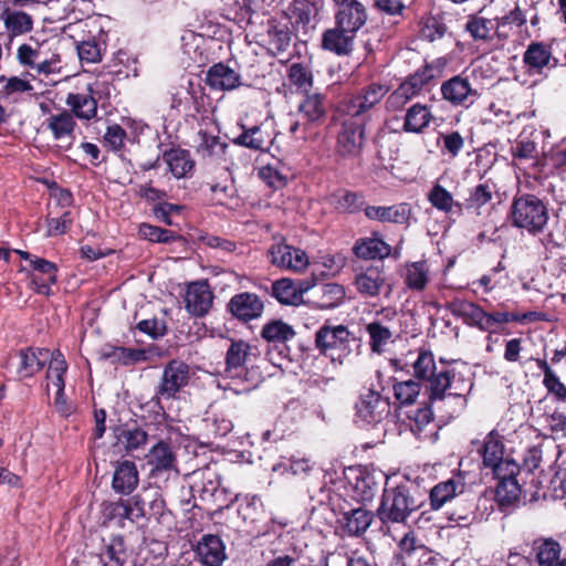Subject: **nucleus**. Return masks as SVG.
<instances>
[{
    "label": "nucleus",
    "mask_w": 566,
    "mask_h": 566,
    "mask_svg": "<svg viewBox=\"0 0 566 566\" xmlns=\"http://www.w3.org/2000/svg\"><path fill=\"white\" fill-rule=\"evenodd\" d=\"M424 503V496L408 484L384 491L377 515L382 523H405Z\"/></svg>",
    "instance_id": "nucleus-1"
},
{
    "label": "nucleus",
    "mask_w": 566,
    "mask_h": 566,
    "mask_svg": "<svg viewBox=\"0 0 566 566\" xmlns=\"http://www.w3.org/2000/svg\"><path fill=\"white\" fill-rule=\"evenodd\" d=\"M510 218L514 227L537 234L544 230L548 221V212L539 198L525 193L513 199Z\"/></svg>",
    "instance_id": "nucleus-2"
},
{
    "label": "nucleus",
    "mask_w": 566,
    "mask_h": 566,
    "mask_svg": "<svg viewBox=\"0 0 566 566\" xmlns=\"http://www.w3.org/2000/svg\"><path fill=\"white\" fill-rule=\"evenodd\" d=\"M356 337L345 325L324 324L315 334V346L321 354L338 360L340 364L352 353V345Z\"/></svg>",
    "instance_id": "nucleus-3"
},
{
    "label": "nucleus",
    "mask_w": 566,
    "mask_h": 566,
    "mask_svg": "<svg viewBox=\"0 0 566 566\" xmlns=\"http://www.w3.org/2000/svg\"><path fill=\"white\" fill-rule=\"evenodd\" d=\"M327 114L325 95L318 92H307L297 106V116L291 115L289 132L301 138H305L312 126L321 125Z\"/></svg>",
    "instance_id": "nucleus-4"
},
{
    "label": "nucleus",
    "mask_w": 566,
    "mask_h": 566,
    "mask_svg": "<svg viewBox=\"0 0 566 566\" xmlns=\"http://www.w3.org/2000/svg\"><path fill=\"white\" fill-rule=\"evenodd\" d=\"M413 375L417 379L428 382L426 391L429 402L443 400L446 387L449 386L448 369L437 370L434 356L431 352L421 350L412 364Z\"/></svg>",
    "instance_id": "nucleus-5"
},
{
    "label": "nucleus",
    "mask_w": 566,
    "mask_h": 566,
    "mask_svg": "<svg viewBox=\"0 0 566 566\" xmlns=\"http://www.w3.org/2000/svg\"><path fill=\"white\" fill-rule=\"evenodd\" d=\"M190 379V367L182 360L171 359L164 368L161 379L153 400L160 405L163 400H172Z\"/></svg>",
    "instance_id": "nucleus-6"
},
{
    "label": "nucleus",
    "mask_w": 566,
    "mask_h": 566,
    "mask_svg": "<svg viewBox=\"0 0 566 566\" xmlns=\"http://www.w3.org/2000/svg\"><path fill=\"white\" fill-rule=\"evenodd\" d=\"M17 61L20 65L35 71L38 74L51 75L61 72V56L52 52L45 54L42 45L33 48L23 43L17 50Z\"/></svg>",
    "instance_id": "nucleus-7"
},
{
    "label": "nucleus",
    "mask_w": 566,
    "mask_h": 566,
    "mask_svg": "<svg viewBox=\"0 0 566 566\" xmlns=\"http://www.w3.org/2000/svg\"><path fill=\"white\" fill-rule=\"evenodd\" d=\"M388 91L389 87L387 85L380 83H371L363 87L355 95L345 99L340 106L342 112H344L349 117L359 119L361 116L371 111L376 105H378L386 96Z\"/></svg>",
    "instance_id": "nucleus-8"
},
{
    "label": "nucleus",
    "mask_w": 566,
    "mask_h": 566,
    "mask_svg": "<svg viewBox=\"0 0 566 566\" xmlns=\"http://www.w3.org/2000/svg\"><path fill=\"white\" fill-rule=\"evenodd\" d=\"M364 124L358 118L349 117L342 124L338 133L337 149L344 157H355L360 154L364 145Z\"/></svg>",
    "instance_id": "nucleus-9"
},
{
    "label": "nucleus",
    "mask_w": 566,
    "mask_h": 566,
    "mask_svg": "<svg viewBox=\"0 0 566 566\" xmlns=\"http://www.w3.org/2000/svg\"><path fill=\"white\" fill-rule=\"evenodd\" d=\"M368 14L366 7L357 0H340L335 12V24L355 34L361 29Z\"/></svg>",
    "instance_id": "nucleus-10"
},
{
    "label": "nucleus",
    "mask_w": 566,
    "mask_h": 566,
    "mask_svg": "<svg viewBox=\"0 0 566 566\" xmlns=\"http://www.w3.org/2000/svg\"><path fill=\"white\" fill-rule=\"evenodd\" d=\"M271 263L286 270L294 272H302L308 266L307 254L286 243H276L269 250Z\"/></svg>",
    "instance_id": "nucleus-11"
},
{
    "label": "nucleus",
    "mask_w": 566,
    "mask_h": 566,
    "mask_svg": "<svg viewBox=\"0 0 566 566\" xmlns=\"http://www.w3.org/2000/svg\"><path fill=\"white\" fill-rule=\"evenodd\" d=\"M45 124L54 140L61 143L59 147L65 150L70 149L75 138L74 130L77 125L73 114L63 109L49 116Z\"/></svg>",
    "instance_id": "nucleus-12"
},
{
    "label": "nucleus",
    "mask_w": 566,
    "mask_h": 566,
    "mask_svg": "<svg viewBox=\"0 0 566 566\" xmlns=\"http://www.w3.org/2000/svg\"><path fill=\"white\" fill-rule=\"evenodd\" d=\"M441 94L453 106H469L479 96L468 78L453 76L441 85Z\"/></svg>",
    "instance_id": "nucleus-13"
},
{
    "label": "nucleus",
    "mask_w": 566,
    "mask_h": 566,
    "mask_svg": "<svg viewBox=\"0 0 566 566\" xmlns=\"http://www.w3.org/2000/svg\"><path fill=\"white\" fill-rule=\"evenodd\" d=\"M263 302L250 292H242L231 297L228 303V311L239 321L249 322L258 318L263 313Z\"/></svg>",
    "instance_id": "nucleus-14"
},
{
    "label": "nucleus",
    "mask_w": 566,
    "mask_h": 566,
    "mask_svg": "<svg viewBox=\"0 0 566 566\" xmlns=\"http://www.w3.org/2000/svg\"><path fill=\"white\" fill-rule=\"evenodd\" d=\"M254 348L245 340L231 339L226 353V371L240 375L255 357Z\"/></svg>",
    "instance_id": "nucleus-15"
},
{
    "label": "nucleus",
    "mask_w": 566,
    "mask_h": 566,
    "mask_svg": "<svg viewBox=\"0 0 566 566\" xmlns=\"http://www.w3.org/2000/svg\"><path fill=\"white\" fill-rule=\"evenodd\" d=\"M358 416L366 422H379L389 413V401L377 391L369 389L361 395L356 406Z\"/></svg>",
    "instance_id": "nucleus-16"
},
{
    "label": "nucleus",
    "mask_w": 566,
    "mask_h": 566,
    "mask_svg": "<svg viewBox=\"0 0 566 566\" xmlns=\"http://www.w3.org/2000/svg\"><path fill=\"white\" fill-rule=\"evenodd\" d=\"M213 295L206 282L189 284L185 302L187 311L197 317L206 315L212 306Z\"/></svg>",
    "instance_id": "nucleus-17"
},
{
    "label": "nucleus",
    "mask_w": 566,
    "mask_h": 566,
    "mask_svg": "<svg viewBox=\"0 0 566 566\" xmlns=\"http://www.w3.org/2000/svg\"><path fill=\"white\" fill-rule=\"evenodd\" d=\"M446 308L453 316L462 318L467 325L484 332L486 312L480 305L463 298H454L446 304Z\"/></svg>",
    "instance_id": "nucleus-18"
},
{
    "label": "nucleus",
    "mask_w": 566,
    "mask_h": 566,
    "mask_svg": "<svg viewBox=\"0 0 566 566\" xmlns=\"http://www.w3.org/2000/svg\"><path fill=\"white\" fill-rule=\"evenodd\" d=\"M196 554L203 566H221L226 559L224 545L217 535L206 534L197 543Z\"/></svg>",
    "instance_id": "nucleus-19"
},
{
    "label": "nucleus",
    "mask_w": 566,
    "mask_h": 566,
    "mask_svg": "<svg viewBox=\"0 0 566 566\" xmlns=\"http://www.w3.org/2000/svg\"><path fill=\"white\" fill-rule=\"evenodd\" d=\"M46 348H25L19 352V366L17 374L19 378H29L38 374L51 357Z\"/></svg>",
    "instance_id": "nucleus-20"
},
{
    "label": "nucleus",
    "mask_w": 566,
    "mask_h": 566,
    "mask_svg": "<svg viewBox=\"0 0 566 566\" xmlns=\"http://www.w3.org/2000/svg\"><path fill=\"white\" fill-rule=\"evenodd\" d=\"M523 62L530 69L541 73L545 67H556L558 60L553 56L551 46L543 42H531L523 54Z\"/></svg>",
    "instance_id": "nucleus-21"
},
{
    "label": "nucleus",
    "mask_w": 566,
    "mask_h": 566,
    "mask_svg": "<svg viewBox=\"0 0 566 566\" xmlns=\"http://www.w3.org/2000/svg\"><path fill=\"white\" fill-rule=\"evenodd\" d=\"M240 75L223 63H216L206 74V83L212 90L231 91L241 85Z\"/></svg>",
    "instance_id": "nucleus-22"
},
{
    "label": "nucleus",
    "mask_w": 566,
    "mask_h": 566,
    "mask_svg": "<svg viewBox=\"0 0 566 566\" xmlns=\"http://www.w3.org/2000/svg\"><path fill=\"white\" fill-rule=\"evenodd\" d=\"M65 105L74 118L91 120L97 116V101L93 96L91 87L86 93H69Z\"/></svg>",
    "instance_id": "nucleus-23"
},
{
    "label": "nucleus",
    "mask_w": 566,
    "mask_h": 566,
    "mask_svg": "<svg viewBox=\"0 0 566 566\" xmlns=\"http://www.w3.org/2000/svg\"><path fill=\"white\" fill-rule=\"evenodd\" d=\"M0 18L10 40L30 33L34 27L32 15L22 10L6 8Z\"/></svg>",
    "instance_id": "nucleus-24"
},
{
    "label": "nucleus",
    "mask_w": 566,
    "mask_h": 566,
    "mask_svg": "<svg viewBox=\"0 0 566 566\" xmlns=\"http://www.w3.org/2000/svg\"><path fill=\"white\" fill-rule=\"evenodd\" d=\"M355 38L354 32H346L345 28L335 24V28L323 33L322 48L337 55H346L352 52Z\"/></svg>",
    "instance_id": "nucleus-25"
},
{
    "label": "nucleus",
    "mask_w": 566,
    "mask_h": 566,
    "mask_svg": "<svg viewBox=\"0 0 566 566\" xmlns=\"http://www.w3.org/2000/svg\"><path fill=\"white\" fill-rule=\"evenodd\" d=\"M365 216L370 220L379 222L406 223L411 216V208L408 203H398L394 206H367Z\"/></svg>",
    "instance_id": "nucleus-26"
},
{
    "label": "nucleus",
    "mask_w": 566,
    "mask_h": 566,
    "mask_svg": "<svg viewBox=\"0 0 566 566\" xmlns=\"http://www.w3.org/2000/svg\"><path fill=\"white\" fill-rule=\"evenodd\" d=\"M151 473L177 470V457L170 443L160 440L147 454Z\"/></svg>",
    "instance_id": "nucleus-27"
},
{
    "label": "nucleus",
    "mask_w": 566,
    "mask_h": 566,
    "mask_svg": "<svg viewBox=\"0 0 566 566\" xmlns=\"http://www.w3.org/2000/svg\"><path fill=\"white\" fill-rule=\"evenodd\" d=\"M139 475L134 462L125 460L115 468L112 486L116 493L130 494L138 485Z\"/></svg>",
    "instance_id": "nucleus-28"
},
{
    "label": "nucleus",
    "mask_w": 566,
    "mask_h": 566,
    "mask_svg": "<svg viewBox=\"0 0 566 566\" xmlns=\"http://www.w3.org/2000/svg\"><path fill=\"white\" fill-rule=\"evenodd\" d=\"M386 283V275L378 266L367 268L355 277V285L359 294L366 297H374L380 293Z\"/></svg>",
    "instance_id": "nucleus-29"
},
{
    "label": "nucleus",
    "mask_w": 566,
    "mask_h": 566,
    "mask_svg": "<svg viewBox=\"0 0 566 566\" xmlns=\"http://www.w3.org/2000/svg\"><path fill=\"white\" fill-rule=\"evenodd\" d=\"M31 264L35 271L39 273L45 275V277H40L36 274H32L31 276V284L33 285L34 291L38 294L42 295H50L51 294V284H55L57 281L56 277V271L57 268L54 263L41 259V258H34L31 260Z\"/></svg>",
    "instance_id": "nucleus-30"
},
{
    "label": "nucleus",
    "mask_w": 566,
    "mask_h": 566,
    "mask_svg": "<svg viewBox=\"0 0 566 566\" xmlns=\"http://www.w3.org/2000/svg\"><path fill=\"white\" fill-rule=\"evenodd\" d=\"M312 297L318 308H334L343 302L345 290L337 283L319 284L313 287Z\"/></svg>",
    "instance_id": "nucleus-31"
},
{
    "label": "nucleus",
    "mask_w": 566,
    "mask_h": 566,
    "mask_svg": "<svg viewBox=\"0 0 566 566\" xmlns=\"http://www.w3.org/2000/svg\"><path fill=\"white\" fill-rule=\"evenodd\" d=\"M148 497L145 492L144 494H136L126 501H118L113 504V513L118 517L137 522L148 514L146 510Z\"/></svg>",
    "instance_id": "nucleus-32"
},
{
    "label": "nucleus",
    "mask_w": 566,
    "mask_h": 566,
    "mask_svg": "<svg viewBox=\"0 0 566 566\" xmlns=\"http://www.w3.org/2000/svg\"><path fill=\"white\" fill-rule=\"evenodd\" d=\"M373 522L371 514L361 507L350 510L343 514L342 531L349 536H360Z\"/></svg>",
    "instance_id": "nucleus-33"
},
{
    "label": "nucleus",
    "mask_w": 566,
    "mask_h": 566,
    "mask_svg": "<svg viewBox=\"0 0 566 566\" xmlns=\"http://www.w3.org/2000/svg\"><path fill=\"white\" fill-rule=\"evenodd\" d=\"M427 199L433 208L447 214L462 213V205L454 200L451 192L443 186L436 184L427 193Z\"/></svg>",
    "instance_id": "nucleus-34"
},
{
    "label": "nucleus",
    "mask_w": 566,
    "mask_h": 566,
    "mask_svg": "<svg viewBox=\"0 0 566 566\" xmlns=\"http://www.w3.org/2000/svg\"><path fill=\"white\" fill-rule=\"evenodd\" d=\"M494 195H496V185L493 180L486 179L471 189L465 199V207L480 214L481 210L492 202Z\"/></svg>",
    "instance_id": "nucleus-35"
},
{
    "label": "nucleus",
    "mask_w": 566,
    "mask_h": 566,
    "mask_svg": "<svg viewBox=\"0 0 566 566\" xmlns=\"http://www.w3.org/2000/svg\"><path fill=\"white\" fill-rule=\"evenodd\" d=\"M268 49L273 54L285 52L291 43V32L286 23L274 19L268 21Z\"/></svg>",
    "instance_id": "nucleus-36"
},
{
    "label": "nucleus",
    "mask_w": 566,
    "mask_h": 566,
    "mask_svg": "<svg viewBox=\"0 0 566 566\" xmlns=\"http://www.w3.org/2000/svg\"><path fill=\"white\" fill-rule=\"evenodd\" d=\"M353 251L356 256L365 260L384 259L390 254L391 248L378 238H365L358 240Z\"/></svg>",
    "instance_id": "nucleus-37"
},
{
    "label": "nucleus",
    "mask_w": 566,
    "mask_h": 566,
    "mask_svg": "<svg viewBox=\"0 0 566 566\" xmlns=\"http://www.w3.org/2000/svg\"><path fill=\"white\" fill-rule=\"evenodd\" d=\"M114 431L117 444L123 446L128 453L144 448L148 440L147 432L138 427L125 426L123 428H115Z\"/></svg>",
    "instance_id": "nucleus-38"
},
{
    "label": "nucleus",
    "mask_w": 566,
    "mask_h": 566,
    "mask_svg": "<svg viewBox=\"0 0 566 566\" xmlns=\"http://www.w3.org/2000/svg\"><path fill=\"white\" fill-rule=\"evenodd\" d=\"M463 492V484L454 479L440 482L430 491V506L432 510L441 509L447 502L452 500L455 495Z\"/></svg>",
    "instance_id": "nucleus-39"
},
{
    "label": "nucleus",
    "mask_w": 566,
    "mask_h": 566,
    "mask_svg": "<svg viewBox=\"0 0 566 566\" xmlns=\"http://www.w3.org/2000/svg\"><path fill=\"white\" fill-rule=\"evenodd\" d=\"M164 159L176 178L188 176L195 167L189 151L184 149H170L164 155Z\"/></svg>",
    "instance_id": "nucleus-40"
},
{
    "label": "nucleus",
    "mask_w": 566,
    "mask_h": 566,
    "mask_svg": "<svg viewBox=\"0 0 566 566\" xmlns=\"http://www.w3.org/2000/svg\"><path fill=\"white\" fill-rule=\"evenodd\" d=\"M405 284L413 291H423L429 282V266L426 261L407 263L403 273Z\"/></svg>",
    "instance_id": "nucleus-41"
},
{
    "label": "nucleus",
    "mask_w": 566,
    "mask_h": 566,
    "mask_svg": "<svg viewBox=\"0 0 566 566\" xmlns=\"http://www.w3.org/2000/svg\"><path fill=\"white\" fill-rule=\"evenodd\" d=\"M504 450L502 436L495 430L489 432L481 450L484 467L489 468L503 460Z\"/></svg>",
    "instance_id": "nucleus-42"
},
{
    "label": "nucleus",
    "mask_w": 566,
    "mask_h": 566,
    "mask_svg": "<svg viewBox=\"0 0 566 566\" xmlns=\"http://www.w3.org/2000/svg\"><path fill=\"white\" fill-rule=\"evenodd\" d=\"M432 114L426 105L415 104L407 109L403 129L410 133H421L429 126Z\"/></svg>",
    "instance_id": "nucleus-43"
},
{
    "label": "nucleus",
    "mask_w": 566,
    "mask_h": 566,
    "mask_svg": "<svg viewBox=\"0 0 566 566\" xmlns=\"http://www.w3.org/2000/svg\"><path fill=\"white\" fill-rule=\"evenodd\" d=\"M50 365L46 371L48 388L54 387L59 391H63L65 387L64 375L67 370V363L60 350H54L50 355Z\"/></svg>",
    "instance_id": "nucleus-44"
},
{
    "label": "nucleus",
    "mask_w": 566,
    "mask_h": 566,
    "mask_svg": "<svg viewBox=\"0 0 566 566\" xmlns=\"http://www.w3.org/2000/svg\"><path fill=\"white\" fill-rule=\"evenodd\" d=\"M539 566H554L560 554V545L553 538H538L533 543Z\"/></svg>",
    "instance_id": "nucleus-45"
},
{
    "label": "nucleus",
    "mask_w": 566,
    "mask_h": 566,
    "mask_svg": "<svg viewBox=\"0 0 566 566\" xmlns=\"http://www.w3.org/2000/svg\"><path fill=\"white\" fill-rule=\"evenodd\" d=\"M307 287H297L291 280L282 279L273 283L272 291L275 298L285 305H295L301 301L302 293Z\"/></svg>",
    "instance_id": "nucleus-46"
},
{
    "label": "nucleus",
    "mask_w": 566,
    "mask_h": 566,
    "mask_svg": "<svg viewBox=\"0 0 566 566\" xmlns=\"http://www.w3.org/2000/svg\"><path fill=\"white\" fill-rule=\"evenodd\" d=\"M237 145L264 151L271 144L270 136L265 134L261 126H253L251 128H244L243 132L234 139Z\"/></svg>",
    "instance_id": "nucleus-47"
},
{
    "label": "nucleus",
    "mask_w": 566,
    "mask_h": 566,
    "mask_svg": "<svg viewBox=\"0 0 566 566\" xmlns=\"http://www.w3.org/2000/svg\"><path fill=\"white\" fill-rule=\"evenodd\" d=\"M287 77L297 90L307 93L313 86V73L308 64L292 63L287 71Z\"/></svg>",
    "instance_id": "nucleus-48"
},
{
    "label": "nucleus",
    "mask_w": 566,
    "mask_h": 566,
    "mask_svg": "<svg viewBox=\"0 0 566 566\" xmlns=\"http://www.w3.org/2000/svg\"><path fill=\"white\" fill-rule=\"evenodd\" d=\"M521 497V486L517 480H504L497 483L495 490V500L501 509L510 507L518 502Z\"/></svg>",
    "instance_id": "nucleus-49"
},
{
    "label": "nucleus",
    "mask_w": 566,
    "mask_h": 566,
    "mask_svg": "<svg viewBox=\"0 0 566 566\" xmlns=\"http://www.w3.org/2000/svg\"><path fill=\"white\" fill-rule=\"evenodd\" d=\"M200 144L198 153L203 158L221 159L226 155L228 144L222 142L219 136L208 135L207 133L200 134Z\"/></svg>",
    "instance_id": "nucleus-50"
},
{
    "label": "nucleus",
    "mask_w": 566,
    "mask_h": 566,
    "mask_svg": "<svg viewBox=\"0 0 566 566\" xmlns=\"http://www.w3.org/2000/svg\"><path fill=\"white\" fill-rule=\"evenodd\" d=\"M261 336L271 343H285L295 336V332L282 321H272L263 326Z\"/></svg>",
    "instance_id": "nucleus-51"
},
{
    "label": "nucleus",
    "mask_w": 566,
    "mask_h": 566,
    "mask_svg": "<svg viewBox=\"0 0 566 566\" xmlns=\"http://www.w3.org/2000/svg\"><path fill=\"white\" fill-rule=\"evenodd\" d=\"M394 395L400 406H411L416 402L421 386L418 381L409 379L406 381H397L392 386Z\"/></svg>",
    "instance_id": "nucleus-52"
},
{
    "label": "nucleus",
    "mask_w": 566,
    "mask_h": 566,
    "mask_svg": "<svg viewBox=\"0 0 566 566\" xmlns=\"http://www.w3.org/2000/svg\"><path fill=\"white\" fill-rule=\"evenodd\" d=\"M366 331L370 338L369 345L371 352L377 354L382 353L385 345L388 344L392 336L391 331L379 322H371L367 324Z\"/></svg>",
    "instance_id": "nucleus-53"
},
{
    "label": "nucleus",
    "mask_w": 566,
    "mask_h": 566,
    "mask_svg": "<svg viewBox=\"0 0 566 566\" xmlns=\"http://www.w3.org/2000/svg\"><path fill=\"white\" fill-rule=\"evenodd\" d=\"M313 12V4L308 0H293L287 10L292 23L305 28L310 24Z\"/></svg>",
    "instance_id": "nucleus-54"
},
{
    "label": "nucleus",
    "mask_w": 566,
    "mask_h": 566,
    "mask_svg": "<svg viewBox=\"0 0 566 566\" xmlns=\"http://www.w3.org/2000/svg\"><path fill=\"white\" fill-rule=\"evenodd\" d=\"M448 31L443 18L439 15H431L422 21L420 29L421 38L433 42L444 36Z\"/></svg>",
    "instance_id": "nucleus-55"
},
{
    "label": "nucleus",
    "mask_w": 566,
    "mask_h": 566,
    "mask_svg": "<svg viewBox=\"0 0 566 566\" xmlns=\"http://www.w3.org/2000/svg\"><path fill=\"white\" fill-rule=\"evenodd\" d=\"M415 90L403 81L386 99L388 111L396 112L401 109L411 98L417 96Z\"/></svg>",
    "instance_id": "nucleus-56"
},
{
    "label": "nucleus",
    "mask_w": 566,
    "mask_h": 566,
    "mask_svg": "<svg viewBox=\"0 0 566 566\" xmlns=\"http://www.w3.org/2000/svg\"><path fill=\"white\" fill-rule=\"evenodd\" d=\"M448 380L450 385L446 387V396L462 398L463 402H465V397L473 386L471 380L450 370H448Z\"/></svg>",
    "instance_id": "nucleus-57"
},
{
    "label": "nucleus",
    "mask_w": 566,
    "mask_h": 566,
    "mask_svg": "<svg viewBox=\"0 0 566 566\" xmlns=\"http://www.w3.org/2000/svg\"><path fill=\"white\" fill-rule=\"evenodd\" d=\"M336 209L343 212H355L359 210L364 200L361 195L352 191H339L334 195Z\"/></svg>",
    "instance_id": "nucleus-58"
},
{
    "label": "nucleus",
    "mask_w": 566,
    "mask_h": 566,
    "mask_svg": "<svg viewBox=\"0 0 566 566\" xmlns=\"http://www.w3.org/2000/svg\"><path fill=\"white\" fill-rule=\"evenodd\" d=\"M493 471L494 476L502 482L504 480H516V475L520 473V465L509 458L500 460L494 465L490 467Z\"/></svg>",
    "instance_id": "nucleus-59"
},
{
    "label": "nucleus",
    "mask_w": 566,
    "mask_h": 566,
    "mask_svg": "<svg viewBox=\"0 0 566 566\" xmlns=\"http://www.w3.org/2000/svg\"><path fill=\"white\" fill-rule=\"evenodd\" d=\"M0 82H6L1 93L7 97L18 93L31 92L33 90V86L29 81L19 76H11L8 78L6 76H0Z\"/></svg>",
    "instance_id": "nucleus-60"
},
{
    "label": "nucleus",
    "mask_w": 566,
    "mask_h": 566,
    "mask_svg": "<svg viewBox=\"0 0 566 566\" xmlns=\"http://www.w3.org/2000/svg\"><path fill=\"white\" fill-rule=\"evenodd\" d=\"M517 321H520L517 315L507 312H486V317L484 319V332L489 333L488 340H492V333L494 332L495 326Z\"/></svg>",
    "instance_id": "nucleus-61"
},
{
    "label": "nucleus",
    "mask_w": 566,
    "mask_h": 566,
    "mask_svg": "<svg viewBox=\"0 0 566 566\" xmlns=\"http://www.w3.org/2000/svg\"><path fill=\"white\" fill-rule=\"evenodd\" d=\"M493 28L492 21L482 17H473L465 25V29L475 40L488 39Z\"/></svg>",
    "instance_id": "nucleus-62"
},
{
    "label": "nucleus",
    "mask_w": 566,
    "mask_h": 566,
    "mask_svg": "<svg viewBox=\"0 0 566 566\" xmlns=\"http://www.w3.org/2000/svg\"><path fill=\"white\" fill-rule=\"evenodd\" d=\"M139 234L146 240L159 243H166L174 239L171 231L148 223L140 224Z\"/></svg>",
    "instance_id": "nucleus-63"
},
{
    "label": "nucleus",
    "mask_w": 566,
    "mask_h": 566,
    "mask_svg": "<svg viewBox=\"0 0 566 566\" xmlns=\"http://www.w3.org/2000/svg\"><path fill=\"white\" fill-rule=\"evenodd\" d=\"M433 78V69L429 65H424L417 72L408 76L405 81L412 90L419 95L426 85Z\"/></svg>",
    "instance_id": "nucleus-64"
}]
</instances>
